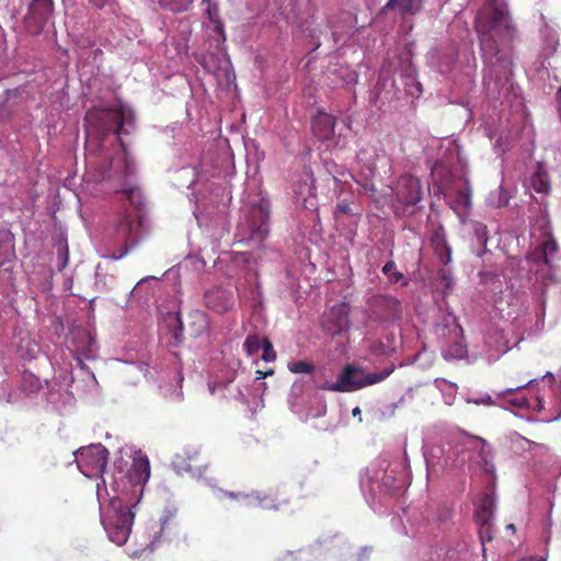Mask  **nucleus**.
<instances>
[{"label":"nucleus","instance_id":"nucleus-1","mask_svg":"<svg viewBox=\"0 0 561 561\" xmlns=\"http://www.w3.org/2000/svg\"><path fill=\"white\" fill-rule=\"evenodd\" d=\"M485 65L483 85L490 98H506L513 91L511 46L515 28L505 0H488L476 19Z\"/></svg>","mask_w":561,"mask_h":561},{"label":"nucleus","instance_id":"nucleus-2","mask_svg":"<svg viewBox=\"0 0 561 561\" xmlns=\"http://www.w3.org/2000/svg\"><path fill=\"white\" fill-rule=\"evenodd\" d=\"M150 478V466L147 457L135 458L130 469L124 472L116 469L111 476L107 489L98 484L101 523L108 539L117 546L126 543L134 524L137 505L144 494L145 484Z\"/></svg>","mask_w":561,"mask_h":561},{"label":"nucleus","instance_id":"nucleus-3","mask_svg":"<svg viewBox=\"0 0 561 561\" xmlns=\"http://www.w3.org/2000/svg\"><path fill=\"white\" fill-rule=\"evenodd\" d=\"M84 122L89 137L101 138L111 131L119 136L128 133L134 114L129 107L118 104L113 108L89 111Z\"/></svg>","mask_w":561,"mask_h":561},{"label":"nucleus","instance_id":"nucleus-4","mask_svg":"<svg viewBox=\"0 0 561 561\" xmlns=\"http://www.w3.org/2000/svg\"><path fill=\"white\" fill-rule=\"evenodd\" d=\"M393 370V365L374 373H367L355 365H346L335 382L327 381L319 385L318 388L334 392H353L383 381Z\"/></svg>","mask_w":561,"mask_h":561},{"label":"nucleus","instance_id":"nucleus-5","mask_svg":"<svg viewBox=\"0 0 561 561\" xmlns=\"http://www.w3.org/2000/svg\"><path fill=\"white\" fill-rule=\"evenodd\" d=\"M268 215L270 203L265 197L259 195L249 202V208L238 226V242L261 243L268 233Z\"/></svg>","mask_w":561,"mask_h":561},{"label":"nucleus","instance_id":"nucleus-6","mask_svg":"<svg viewBox=\"0 0 561 561\" xmlns=\"http://www.w3.org/2000/svg\"><path fill=\"white\" fill-rule=\"evenodd\" d=\"M78 469L88 478L104 472L107 463V450L101 445H90L73 453Z\"/></svg>","mask_w":561,"mask_h":561},{"label":"nucleus","instance_id":"nucleus-7","mask_svg":"<svg viewBox=\"0 0 561 561\" xmlns=\"http://www.w3.org/2000/svg\"><path fill=\"white\" fill-rule=\"evenodd\" d=\"M54 15L53 0H31L23 24L28 34H39L51 22Z\"/></svg>","mask_w":561,"mask_h":561},{"label":"nucleus","instance_id":"nucleus-8","mask_svg":"<svg viewBox=\"0 0 561 561\" xmlns=\"http://www.w3.org/2000/svg\"><path fill=\"white\" fill-rule=\"evenodd\" d=\"M107 238L111 243L121 244V251L119 253L113 252L105 257L113 261L123 259L136 244L131 215H122L117 224L113 227L112 231L108 232Z\"/></svg>","mask_w":561,"mask_h":561},{"label":"nucleus","instance_id":"nucleus-9","mask_svg":"<svg viewBox=\"0 0 561 561\" xmlns=\"http://www.w3.org/2000/svg\"><path fill=\"white\" fill-rule=\"evenodd\" d=\"M557 251L558 245L556 240L551 237H547L538 248L527 255V261L531 264L530 271L536 274H541L542 277H548L550 275L551 261Z\"/></svg>","mask_w":561,"mask_h":561},{"label":"nucleus","instance_id":"nucleus-10","mask_svg":"<svg viewBox=\"0 0 561 561\" xmlns=\"http://www.w3.org/2000/svg\"><path fill=\"white\" fill-rule=\"evenodd\" d=\"M423 196L420 180L412 175H403L399 179L396 187V198L407 211L408 207L415 206Z\"/></svg>","mask_w":561,"mask_h":561},{"label":"nucleus","instance_id":"nucleus-11","mask_svg":"<svg viewBox=\"0 0 561 561\" xmlns=\"http://www.w3.org/2000/svg\"><path fill=\"white\" fill-rule=\"evenodd\" d=\"M293 196L297 205L310 209L316 207L317 197L312 173L305 170L293 184Z\"/></svg>","mask_w":561,"mask_h":561},{"label":"nucleus","instance_id":"nucleus-12","mask_svg":"<svg viewBox=\"0 0 561 561\" xmlns=\"http://www.w3.org/2000/svg\"><path fill=\"white\" fill-rule=\"evenodd\" d=\"M385 461L380 463H371L366 468L365 472L360 474V486L373 494L390 492V484L383 481L386 478Z\"/></svg>","mask_w":561,"mask_h":561},{"label":"nucleus","instance_id":"nucleus-13","mask_svg":"<svg viewBox=\"0 0 561 561\" xmlns=\"http://www.w3.org/2000/svg\"><path fill=\"white\" fill-rule=\"evenodd\" d=\"M233 293L221 286L209 288L204 294V305L215 313L224 314L234 307Z\"/></svg>","mask_w":561,"mask_h":561},{"label":"nucleus","instance_id":"nucleus-14","mask_svg":"<svg viewBox=\"0 0 561 561\" xmlns=\"http://www.w3.org/2000/svg\"><path fill=\"white\" fill-rule=\"evenodd\" d=\"M391 75L392 65L390 62H385L381 67L379 82L376 87L378 91L376 98L381 102H391L401 98V89L399 87L398 79L391 78Z\"/></svg>","mask_w":561,"mask_h":561},{"label":"nucleus","instance_id":"nucleus-15","mask_svg":"<svg viewBox=\"0 0 561 561\" xmlns=\"http://www.w3.org/2000/svg\"><path fill=\"white\" fill-rule=\"evenodd\" d=\"M350 307L346 304L334 305L323 318V328L332 335L350 329Z\"/></svg>","mask_w":561,"mask_h":561},{"label":"nucleus","instance_id":"nucleus-16","mask_svg":"<svg viewBox=\"0 0 561 561\" xmlns=\"http://www.w3.org/2000/svg\"><path fill=\"white\" fill-rule=\"evenodd\" d=\"M494 497L490 494H484L483 497L480 500L477 511L474 513L476 522L482 527L481 530V538L483 539L484 536L488 538V540H491V522L494 516Z\"/></svg>","mask_w":561,"mask_h":561},{"label":"nucleus","instance_id":"nucleus-17","mask_svg":"<svg viewBox=\"0 0 561 561\" xmlns=\"http://www.w3.org/2000/svg\"><path fill=\"white\" fill-rule=\"evenodd\" d=\"M463 447L478 453V463L485 472L493 471V453L491 446L485 439L481 437L468 436L465 438Z\"/></svg>","mask_w":561,"mask_h":561},{"label":"nucleus","instance_id":"nucleus-18","mask_svg":"<svg viewBox=\"0 0 561 561\" xmlns=\"http://www.w3.org/2000/svg\"><path fill=\"white\" fill-rule=\"evenodd\" d=\"M379 157V151L375 146L368 145L358 151L356 161L360 175L365 181H369L374 178Z\"/></svg>","mask_w":561,"mask_h":561},{"label":"nucleus","instance_id":"nucleus-19","mask_svg":"<svg viewBox=\"0 0 561 561\" xmlns=\"http://www.w3.org/2000/svg\"><path fill=\"white\" fill-rule=\"evenodd\" d=\"M455 198L450 201L451 208L460 216L471 207V188L466 176H460L451 187Z\"/></svg>","mask_w":561,"mask_h":561},{"label":"nucleus","instance_id":"nucleus-20","mask_svg":"<svg viewBox=\"0 0 561 561\" xmlns=\"http://www.w3.org/2000/svg\"><path fill=\"white\" fill-rule=\"evenodd\" d=\"M335 118L324 112H318L312 119V131L322 141L331 140L334 137Z\"/></svg>","mask_w":561,"mask_h":561},{"label":"nucleus","instance_id":"nucleus-21","mask_svg":"<svg viewBox=\"0 0 561 561\" xmlns=\"http://www.w3.org/2000/svg\"><path fill=\"white\" fill-rule=\"evenodd\" d=\"M394 75L399 76V80L408 94L419 96L422 93V85L416 80L415 70L411 62L408 60L402 62L401 69L399 71L396 69Z\"/></svg>","mask_w":561,"mask_h":561},{"label":"nucleus","instance_id":"nucleus-22","mask_svg":"<svg viewBox=\"0 0 561 561\" xmlns=\"http://www.w3.org/2000/svg\"><path fill=\"white\" fill-rule=\"evenodd\" d=\"M226 496L231 499L240 500L245 506H260L266 510H277L278 506L274 503V500L267 495H262L260 492L255 491L249 494H236L232 492H226Z\"/></svg>","mask_w":561,"mask_h":561},{"label":"nucleus","instance_id":"nucleus-23","mask_svg":"<svg viewBox=\"0 0 561 561\" xmlns=\"http://www.w3.org/2000/svg\"><path fill=\"white\" fill-rule=\"evenodd\" d=\"M431 244L443 264L451 261V250L447 244L445 232L438 228L431 238Z\"/></svg>","mask_w":561,"mask_h":561},{"label":"nucleus","instance_id":"nucleus-24","mask_svg":"<svg viewBox=\"0 0 561 561\" xmlns=\"http://www.w3.org/2000/svg\"><path fill=\"white\" fill-rule=\"evenodd\" d=\"M457 460L450 455H445V448L443 446H433L426 454L427 470L431 468L454 466Z\"/></svg>","mask_w":561,"mask_h":561},{"label":"nucleus","instance_id":"nucleus-25","mask_svg":"<svg viewBox=\"0 0 561 561\" xmlns=\"http://www.w3.org/2000/svg\"><path fill=\"white\" fill-rule=\"evenodd\" d=\"M15 257L14 237L10 231H0V267Z\"/></svg>","mask_w":561,"mask_h":561},{"label":"nucleus","instance_id":"nucleus-26","mask_svg":"<svg viewBox=\"0 0 561 561\" xmlns=\"http://www.w3.org/2000/svg\"><path fill=\"white\" fill-rule=\"evenodd\" d=\"M183 376L181 371H176L174 376V383L172 385H160L162 394L173 402H180L183 400L182 383Z\"/></svg>","mask_w":561,"mask_h":561},{"label":"nucleus","instance_id":"nucleus-27","mask_svg":"<svg viewBox=\"0 0 561 561\" xmlns=\"http://www.w3.org/2000/svg\"><path fill=\"white\" fill-rule=\"evenodd\" d=\"M387 9H398L403 14H415L422 8V0H389Z\"/></svg>","mask_w":561,"mask_h":561},{"label":"nucleus","instance_id":"nucleus-28","mask_svg":"<svg viewBox=\"0 0 561 561\" xmlns=\"http://www.w3.org/2000/svg\"><path fill=\"white\" fill-rule=\"evenodd\" d=\"M530 183H531L533 188L537 193H548L550 190L548 174L542 169L541 165H538L537 170L533 173V175L530 178Z\"/></svg>","mask_w":561,"mask_h":561},{"label":"nucleus","instance_id":"nucleus-29","mask_svg":"<svg viewBox=\"0 0 561 561\" xmlns=\"http://www.w3.org/2000/svg\"><path fill=\"white\" fill-rule=\"evenodd\" d=\"M434 385L442 391L445 403L451 405L457 393V386L443 378H436Z\"/></svg>","mask_w":561,"mask_h":561},{"label":"nucleus","instance_id":"nucleus-30","mask_svg":"<svg viewBox=\"0 0 561 561\" xmlns=\"http://www.w3.org/2000/svg\"><path fill=\"white\" fill-rule=\"evenodd\" d=\"M510 195L503 185H500L495 191L491 192L488 196V204L494 208H501L508 204Z\"/></svg>","mask_w":561,"mask_h":561},{"label":"nucleus","instance_id":"nucleus-31","mask_svg":"<svg viewBox=\"0 0 561 561\" xmlns=\"http://www.w3.org/2000/svg\"><path fill=\"white\" fill-rule=\"evenodd\" d=\"M466 354L467 348L462 340L454 342L443 351V356L446 359H461L466 356Z\"/></svg>","mask_w":561,"mask_h":561},{"label":"nucleus","instance_id":"nucleus-32","mask_svg":"<svg viewBox=\"0 0 561 561\" xmlns=\"http://www.w3.org/2000/svg\"><path fill=\"white\" fill-rule=\"evenodd\" d=\"M55 247L57 249V254H58V257H57L58 268L62 270L67 266L68 261H69V250H68L67 239L64 236H60L57 239Z\"/></svg>","mask_w":561,"mask_h":561},{"label":"nucleus","instance_id":"nucleus-33","mask_svg":"<svg viewBox=\"0 0 561 561\" xmlns=\"http://www.w3.org/2000/svg\"><path fill=\"white\" fill-rule=\"evenodd\" d=\"M266 337L256 334L249 335L243 344L244 351L249 356H254L262 348Z\"/></svg>","mask_w":561,"mask_h":561},{"label":"nucleus","instance_id":"nucleus-34","mask_svg":"<svg viewBox=\"0 0 561 561\" xmlns=\"http://www.w3.org/2000/svg\"><path fill=\"white\" fill-rule=\"evenodd\" d=\"M193 0H159L161 7L172 12H184L188 10Z\"/></svg>","mask_w":561,"mask_h":561},{"label":"nucleus","instance_id":"nucleus-35","mask_svg":"<svg viewBox=\"0 0 561 561\" xmlns=\"http://www.w3.org/2000/svg\"><path fill=\"white\" fill-rule=\"evenodd\" d=\"M110 167L115 169V171H121L126 174L133 171L130 162L124 151L115 160H111Z\"/></svg>","mask_w":561,"mask_h":561},{"label":"nucleus","instance_id":"nucleus-36","mask_svg":"<svg viewBox=\"0 0 561 561\" xmlns=\"http://www.w3.org/2000/svg\"><path fill=\"white\" fill-rule=\"evenodd\" d=\"M207 14H208L209 21L211 23H214L215 32L218 33V35L222 39H225L224 26H222V24L218 20L217 8L215 5H210L209 4L208 8H207Z\"/></svg>","mask_w":561,"mask_h":561},{"label":"nucleus","instance_id":"nucleus-37","mask_svg":"<svg viewBox=\"0 0 561 561\" xmlns=\"http://www.w3.org/2000/svg\"><path fill=\"white\" fill-rule=\"evenodd\" d=\"M512 404L518 407V408H522V409H530L533 408L530 401L526 398H519V399H515L513 401H511ZM534 409H537V410H541L543 409V403H542V400L537 398L536 399V405H534Z\"/></svg>","mask_w":561,"mask_h":561},{"label":"nucleus","instance_id":"nucleus-38","mask_svg":"<svg viewBox=\"0 0 561 561\" xmlns=\"http://www.w3.org/2000/svg\"><path fill=\"white\" fill-rule=\"evenodd\" d=\"M473 232L477 237V240L480 244H483L485 245L486 241H488V231H486V226L481 224V222H473Z\"/></svg>","mask_w":561,"mask_h":561},{"label":"nucleus","instance_id":"nucleus-39","mask_svg":"<svg viewBox=\"0 0 561 561\" xmlns=\"http://www.w3.org/2000/svg\"><path fill=\"white\" fill-rule=\"evenodd\" d=\"M312 368H313L312 365L308 364L307 362H302V360L289 364L290 371L296 373V374H309L312 371Z\"/></svg>","mask_w":561,"mask_h":561},{"label":"nucleus","instance_id":"nucleus-40","mask_svg":"<svg viewBox=\"0 0 561 561\" xmlns=\"http://www.w3.org/2000/svg\"><path fill=\"white\" fill-rule=\"evenodd\" d=\"M382 272L396 283L402 278V274L396 271V264L392 261H389L385 264Z\"/></svg>","mask_w":561,"mask_h":561},{"label":"nucleus","instance_id":"nucleus-41","mask_svg":"<svg viewBox=\"0 0 561 561\" xmlns=\"http://www.w3.org/2000/svg\"><path fill=\"white\" fill-rule=\"evenodd\" d=\"M262 356L261 358L265 362H273L276 358V353L273 350L271 342L266 339L262 346Z\"/></svg>","mask_w":561,"mask_h":561},{"label":"nucleus","instance_id":"nucleus-42","mask_svg":"<svg viewBox=\"0 0 561 561\" xmlns=\"http://www.w3.org/2000/svg\"><path fill=\"white\" fill-rule=\"evenodd\" d=\"M438 274L442 279L443 286L445 288H449L453 283L450 271L448 268H442V270H439Z\"/></svg>","mask_w":561,"mask_h":561},{"label":"nucleus","instance_id":"nucleus-43","mask_svg":"<svg viewBox=\"0 0 561 561\" xmlns=\"http://www.w3.org/2000/svg\"><path fill=\"white\" fill-rule=\"evenodd\" d=\"M469 403H474V404H484V405H490L493 403V400L491 398V396L489 394H484L480 398H477V399H469L468 400Z\"/></svg>","mask_w":561,"mask_h":561},{"label":"nucleus","instance_id":"nucleus-44","mask_svg":"<svg viewBox=\"0 0 561 561\" xmlns=\"http://www.w3.org/2000/svg\"><path fill=\"white\" fill-rule=\"evenodd\" d=\"M127 196H128V198L130 199V203H131V204H137V205L139 204V201H138V199H140V198H141V196H140V192H139L138 190H129V191L127 192Z\"/></svg>","mask_w":561,"mask_h":561},{"label":"nucleus","instance_id":"nucleus-45","mask_svg":"<svg viewBox=\"0 0 561 561\" xmlns=\"http://www.w3.org/2000/svg\"><path fill=\"white\" fill-rule=\"evenodd\" d=\"M95 181H103L107 178H110L108 171L104 169L103 167L100 169L98 174L93 175Z\"/></svg>","mask_w":561,"mask_h":561},{"label":"nucleus","instance_id":"nucleus-46","mask_svg":"<svg viewBox=\"0 0 561 561\" xmlns=\"http://www.w3.org/2000/svg\"><path fill=\"white\" fill-rule=\"evenodd\" d=\"M234 398L239 401H241L242 403H248V397H247V393L239 389L237 394L234 396Z\"/></svg>","mask_w":561,"mask_h":561},{"label":"nucleus","instance_id":"nucleus-47","mask_svg":"<svg viewBox=\"0 0 561 561\" xmlns=\"http://www.w3.org/2000/svg\"><path fill=\"white\" fill-rule=\"evenodd\" d=\"M383 481H387L390 484V491H392L393 489L397 488L394 485V478L391 474H388L387 471H386V478L383 479Z\"/></svg>","mask_w":561,"mask_h":561},{"label":"nucleus","instance_id":"nucleus-48","mask_svg":"<svg viewBox=\"0 0 561 561\" xmlns=\"http://www.w3.org/2000/svg\"><path fill=\"white\" fill-rule=\"evenodd\" d=\"M336 210H339L340 213L347 214L350 211V207L346 204H339L336 206Z\"/></svg>","mask_w":561,"mask_h":561},{"label":"nucleus","instance_id":"nucleus-49","mask_svg":"<svg viewBox=\"0 0 561 561\" xmlns=\"http://www.w3.org/2000/svg\"><path fill=\"white\" fill-rule=\"evenodd\" d=\"M257 374V377L255 378V380H262L263 378H265L267 375H272L273 374V370H268L266 373H262L261 370H257L256 371Z\"/></svg>","mask_w":561,"mask_h":561},{"label":"nucleus","instance_id":"nucleus-50","mask_svg":"<svg viewBox=\"0 0 561 561\" xmlns=\"http://www.w3.org/2000/svg\"><path fill=\"white\" fill-rule=\"evenodd\" d=\"M196 317L201 322H203L205 325L207 324V316L204 312H197Z\"/></svg>","mask_w":561,"mask_h":561},{"label":"nucleus","instance_id":"nucleus-51","mask_svg":"<svg viewBox=\"0 0 561 561\" xmlns=\"http://www.w3.org/2000/svg\"><path fill=\"white\" fill-rule=\"evenodd\" d=\"M100 159L102 160L101 162H105L107 160V156L103 153V146L101 145V149H100Z\"/></svg>","mask_w":561,"mask_h":561},{"label":"nucleus","instance_id":"nucleus-52","mask_svg":"<svg viewBox=\"0 0 561 561\" xmlns=\"http://www.w3.org/2000/svg\"><path fill=\"white\" fill-rule=\"evenodd\" d=\"M534 381H535V379H530L526 385H524V386H519V387H517L516 389H507V390H506V392H513L514 390L522 389V388L526 387L527 385H530V383H531V382H534Z\"/></svg>","mask_w":561,"mask_h":561},{"label":"nucleus","instance_id":"nucleus-53","mask_svg":"<svg viewBox=\"0 0 561 561\" xmlns=\"http://www.w3.org/2000/svg\"><path fill=\"white\" fill-rule=\"evenodd\" d=\"M352 414H353L354 416L359 415V414H360V409H359L358 407L354 408V409H353V411H352Z\"/></svg>","mask_w":561,"mask_h":561},{"label":"nucleus","instance_id":"nucleus-54","mask_svg":"<svg viewBox=\"0 0 561 561\" xmlns=\"http://www.w3.org/2000/svg\"><path fill=\"white\" fill-rule=\"evenodd\" d=\"M172 517V513H169V515H167L163 520H162V526L165 525L168 523V520Z\"/></svg>","mask_w":561,"mask_h":561},{"label":"nucleus","instance_id":"nucleus-55","mask_svg":"<svg viewBox=\"0 0 561 561\" xmlns=\"http://www.w3.org/2000/svg\"><path fill=\"white\" fill-rule=\"evenodd\" d=\"M92 1H93V2L95 3V5H98V7H102V5L104 4V0H92Z\"/></svg>","mask_w":561,"mask_h":561},{"label":"nucleus","instance_id":"nucleus-56","mask_svg":"<svg viewBox=\"0 0 561 561\" xmlns=\"http://www.w3.org/2000/svg\"><path fill=\"white\" fill-rule=\"evenodd\" d=\"M150 277H145L142 279H140L138 283H137V286H140L142 283H145L146 280H148Z\"/></svg>","mask_w":561,"mask_h":561},{"label":"nucleus","instance_id":"nucleus-57","mask_svg":"<svg viewBox=\"0 0 561 561\" xmlns=\"http://www.w3.org/2000/svg\"><path fill=\"white\" fill-rule=\"evenodd\" d=\"M438 169H439V165H435V168L433 169V175L436 176L437 172H438Z\"/></svg>","mask_w":561,"mask_h":561},{"label":"nucleus","instance_id":"nucleus-58","mask_svg":"<svg viewBox=\"0 0 561 561\" xmlns=\"http://www.w3.org/2000/svg\"><path fill=\"white\" fill-rule=\"evenodd\" d=\"M455 332H456V334L458 335V334H461V333H462V330H461L459 327H457V328L455 329Z\"/></svg>","mask_w":561,"mask_h":561},{"label":"nucleus","instance_id":"nucleus-59","mask_svg":"<svg viewBox=\"0 0 561 561\" xmlns=\"http://www.w3.org/2000/svg\"><path fill=\"white\" fill-rule=\"evenodd\" d=\"M507 529L515 530V526L513 524L507 525Z\"/></svg>","mask_w":561,"mask_h":561},{"label":"nucleus","instance_id":"nucleus-60","mask_svg":"<svg viewBox=\"0 0 561 561\" xmlns=\"http://www.w3.org/2000/svg\"><path fill=\"white\" fill-rule=\"evenodd\" d=\"M549 377L550 379H553V375L551 373H548L545 378Z\"/></svg>","mask_w":561,"mask_h":561},{"label":"nucleus","instance_id":"nucleus-61","mask_svg":"<svg viewBox=\"0 0 561 561\" xmlns=\"http://www.w3.org/2000/svg\"><path fill=\"white\" fill-rule=\"evenodd\" d=\"M390 408H391V413H393L394 409L397 408V404H392Z\"/></svg>","mask_w":561,"mask_h":561},{"label":"nucleus","instance_id":"nucleus-62","mask_svg":"<svg viewBox=\"0 0 561 561\" xmlns=\"http://www.w3.org/2000/svg\"><path fill=\"white\" fill-rule=\"evenodd\" d=\"M559 417H561V413H559L557 416H554L552 420H558Z\"/></svg>","mask_w":561,"mask_h":561},{"label":"nucleus","instance_id":"nucleus-63","mask_svg":"<svg viewBox=\"0 0 561 561\" xmlns=\"http://www.w3.org/2000/svg\"><path fill=\"white\" fill-rule=\"evenodd\" d=\"M91 146H92V140H89L87 148H90Z\"/></svg>","mask_w":561,"mask_h":561},{"label":"nucleus","instance_id":"nucleus-64","mask_svg":"<svg viewBox=\"0 0 561 561\" xmlns=\"http://www.w3.org/2000/svg\"><path fill=\"white\" fill-rule=\"evenodd\" d=\"M515 300H516V302H518L522 300V297H516Z\"/></svg>","mask_w":561,"mask_h":561}]
</instances>
